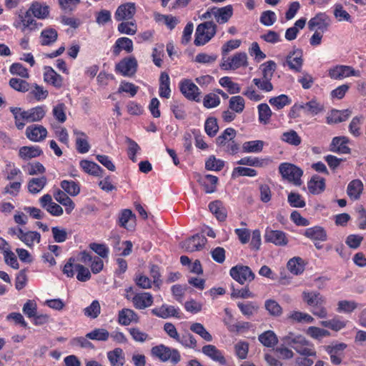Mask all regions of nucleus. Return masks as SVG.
I'll use <instances>...</instances> for the list:
<instances>
[{
  "instance_id": "obj_62",
  "label": "nucleus",
  "mask_w": 366,
  "mask_h": 366,
  "mask_svg": "<svg viewBox=\"0 0 366 366\" xmlns=\"http://www.w3.org/2000/svg\"><path fill=\"white\" fill-rule=\"evenodd\" d=\"M101 307L99 301L94 300L92 304L84 310V315L90 318H97L100 314Z\"/></svg>"
},
{
  "instance_id": "obj_9",
  "label": "nucleus",
  "mask_w": 366,
  "mask_h": 366,
  "mask_svg": "<svg viewBox=\"0 0 366 366\" xmlns=\"http://www.w3.org/2000/svg\"><path fill=\"white\" fill-rule=\"evenodd\" d=\"M179 89L182 94L189 100L199 102V92L197 86L190 79H183L179 83Z\"/></svg>"
},
{
  "instance_id": "obj_46",
  "label": "nucleus",
  "mask_w": 366,
  "mask_h": 366,
  "mask_svg": "<svg viewBox=\"0 0 366 366\" xmlns=\"http://www.w3.org/2000/svg\"><path fill=\"white\" fill-rule=\"evenodd\" d=\"M29 123L40 122L46 115V109L44 106H38L27 110Z\"/></svg>"
},
{
  "instance_id": "obj_34",
  "label": "nucleus",
  "mask_w": 366,
  "mask_h": 366,
  "mask_svg": "<svg viewBox=\"0 0 366 366\" xmlns=\"http://www.w3.org/2000/svg\"><path fill=\"white\" fill-rule=\"evenodd\" d=\"M80 167L86 172L91 175L100 177L103 172V169L95 162L89 160H81Z\"/></svg>"
},
{
  "instance_id": "obj_39",
  "label": "nucleus",
  "mask_w": 366,
  "mask_h": 366,
  "mask_svg": "<svg viewBox=\"0 0 366 366\" xmlns=\"http://www.w3.org/2000/svg\"><path fill=\"white\" fill-rule=\"evenodd\" d=\"M237 307L243 315L250 318L258 312L259 305L254 302H238Z\"/></svg>"
},
{
  "instance_id": "obj_2",
  "label": "nucleus",
  "mask_w": 366,
  "mask_h": 366,
  "mask_svg": "<svg viewBox=\"0 0 366 366\" xmlns=\"http://www.w3.org/2000/svg\"><path fill=\"white\" fill-rule=\"evenodd\" d=\"M279 172L284 179L296 186L302 184L301 177L303 171L296 165L287 162L282 163L279 166Z\"/></svg>"
},
{
  "instance_id": "obj_24",
  "label": "nucleus",
  "mask_w": 366,
  "mask_h": 366,
  "mask_svg": "<svg viewBox=\"0 0 366 366\" xmlns=\"http://www.w3.org/2000/svg\"><path fill=\"white\" fill-rule=\"evenodd\" d=\"M212 12L213 16L219 24H224L232 17L233 9L230 5L222 8L213 7Z\"/></svg>"
},
{
  "instance_id": "obj_32",
  "label": "nucleus",
  "mask_w": 366,
  "mask_h": 366,
  "mask_svg": "<svg viewBox=\"0 0 366 366\" xmlns=\"http://www.w3.org/2000/svg\"><path fill=\"white\" fill-rule=\"evenodd\" d=\"M325 188V179L320 176L315 175L308 182V189L314 194L322 192Z\"/></svg>"
},
{
  "instance_id": "obj_27",
  "label": "nucleus",
  "mask_w": 366,
  "mask_h": 366,
  "mask_svg": "<svg viewBox=\"0 0 366 366\" xmlns=\"http://www.w3.org/2000/svg\"><path fill=\"white\" fill-rule=\"evenodd\" d=\"M107 358L112 366H123L125 362L123 350L120 347L108 352Z\"/></svg>"
},
{
  "instance_id": "obj_63",
  "label": "nucleus",
  "mask_w": 366,
  "mask_h": 366,
  "mask_svg": "<svg viewBox=\"0 0 366 366\" xmlns=\"http://www.w3.org/2000/svg\"><path fill=\"white\" fill-rule=\"evenodd\" d=\"M262 70V78L271 79L273 76L274 72L276 70L277 65L273 61H268L261 65Z\"/></svg>"
},
{
  "instance_id": "obj_6",
  "label": "nucleus",
  "mask_w": 366,
  "mask_h": 366,
  "mask_svg": "<svg viewBox=\"0 0 366 366\" xmlns=\"http://www.w3.org/2000/svg\"><path fill=\"white\" fill-rule=\"evenodd\" d=\"M207 242V239L204 235L197 234L182 242L179 244L185 252H193L203 249Z\"/></svg>"
},
{
  "instance_id": "obj_61",
  "label": "nucleus",
  "mask_w": 366,
  "mask_h": 366,
  "mask_svg": "<svg viewBox=\"0 0 366 366\" xmlns=\"http://www.w3.org/2000/svg\"><path fill=\"white\" fill-rule=\"evenodd\" d=\"M224 165V162L217 159L214 156H210L205 162V168L207 170L220 171Z\"/></svg>"
},
{
  "instance_id": "obj_45",
  "label": "nucleus",
  "mask_w": 366,
  "mask_h": 366,
  "mask_svg": "<svg viewBox=\"0 0 366 366\" xmlns=\"http://www.w3.org/2000/svg\"><path fill=\"white\" fill-rule=\"evenodd\" d=\"M109 337V332L104 328H95L86 335V338L97 341H107Z\"/></svg>"
},
{
  "instance_id": "obj_25",
  "label": "nucleus",
  "mask_w": 366,
  "mask_h": 366,
  "mask_svg": "<svg viewBox=\"0 0 366 366\" xmlns=\"http://www.w3.org/2000/svg\"><path fill=\"white\" fill-rule=\"evenodd\" d=\"M202 352L210 357L212 360L219 362L221 365L226 364V360L222 352L219 350L214 345H207L202 347Z\"/></svg>"
},
{
  "instance_id": "obj_13",
  "label": "nucleus",
  "mask_w": 366,
  "mask_h": 366,
  "mask_svg": "<svg viewBox=\"0 0 366 366\" xmlns=\"http://www.w3.org/2000/svg\"><path fill=\"white\" fill-rule=\"evenodd\" d=\"M329 24L330 20L327 15L320 13L309 21L308 28L311 31L316 30L324 32L327 29Z\"/></svg>"
},
{
  "instance_id": "obj_40",
  "label": "nucleus",
  "mask_w": 366,
  "mask_h": 366,
  "mask_svg": "<svg viewBox=\"0 0 366 366\" xmlns=\"http://www.w3.org/2000/svg\"><path fill=\"white\" fill-rule=\"evenodd\" d=\"M302 110L307 115L315 116L323 111L324 107L315 99H312L305 104H301Z\"/></svg>"
},
{
  "instance_id": "obj_1",
  "label": "nucleus",
  "mask_w": 366,
  "mask_h": 366,
  "mask_svg": "<svg viewBox=\"0 0 366 366\" xmlns=\"http://www.w3.org/2000/svg\"><path fill=\"white\" fill-rule=\"evenodd\" d=\"M217 25L212 21H206L199 24L195 32L194 43L196 46L207 44L216 34Z\"/></svg>"
},
{
  "instance_id": "obj_14",
  "label": "nucleus",
  "mask_w": 366,
  "mask_h": 366,
  "mask_svg": "<svg viewBox=\"0 0 366 366\" xmlns=\"http://www.w3.org/2000/svg\"><path fill=\"white\" fill-rule=\"evenodd\" d=\"M286 63L290 69L300 72L303 64L302 51L296 49L290 51L286 57Z\"/></svg>"
},
{
  "instance_id": "obj_49",
  "label": "nucleus",
  "mask_w": 366,
  "mask_h": 366,
  "mask_svg": "<svg viewBox=\"0 0 366 366\" xmlns=\"http://www.w3.org/2000/svg\"><path fill=\"white\" fill-rule=\"evenodd\" d=\"M264 146V142L261 140H254L246 142L242 145V149L244 152L248 153H257L260 152Z\"/></svg>"
},
{
  "instance_id": "obj_17",
  "label": "nucleus",
  "mask_w": 366,
  "mask_h": 366,
  "mask_svg": "<svg viewBox=\"0 0 366 366\" xmlns=\"http://www.w3.org/2000/svg\"><path fill=\"white\" fill-rule=\"evenodd\" d=\"M303 301L310 307L325 305L326 299L320 292L315 291H304L302 294Z\"/></svg>"
},
{
  "instance_id": "obj_30",
  "label": "nucleus",
  "mask_w": 366,
  "mask_h": 366,
  "mask_svg": "<svg viewBox=\"0 0 366 366\" xmlns=\"http://www.w3.org/2000/svg\"><path fill=\"white\" fill-rule=\"evenodd\" d=\"M133 49V42L130 39L121 37L116 41L113 53L115 56H118L122 50H125L127 53H131Z\"/></svg>"
},
{
  "instance_id": "obj_21",
  "label": "nucleus",
  "mask_w": 366,
  "mask_h": 366,
  "mask_svg": "<svg viewBox=\"0 0 366 366\" xmlns=\"http://www.w3.org/2000/svg\"><path fill=\"white\" fill-rule=\"evenodd\" d=\"M53 196L56 202L66 207L65 210L67 214H70L75 207L74 202L64 191L56 189Z\"/></svg>"
},
{
  "instance_id": "obj_18",
  "label": "nucleus",
  "mask_w": 366,
  "mask_h": 366,
  "mask_svg": "<svg viewBox=\"0 0 366 366\" xmlns=\"http://www.w3.org/2000/svg\"><path fill=\"white\" fill-rule=\"evenodd\" d=\"M349 139L347 137H336L332 140L330 150L338 154H350V149L347 146Z\"/></svg>"
},
{
  "instance_id": "obj_38",
  "label": "nucleus",
  "mask_w": 366,
  "mask_h": 366,
  "mask_svg": "<svg viewBox=\"0 0 366 366\" xmlns=\"http://www.w3.org/2000/svg\"><path fill=\"white\" fill-rule=\"evenodd\" d=\"M352 112L349 109L345 110H335L332 111L331 114L327 117V122L328 124L340 123L346 121L351 115Z\"/></svg>"
},
{
  "instance_id": "obj_64",
  "label": "nucleus",
  "mask_w": 366,
  "mask_h": 366,
  "mask_svg": "<svg viewBox=\"0 0 366 366\" xmlns=\"http://www.w3.org/2000/svg\"><path fill=\"white\" fill-rule=\"evenodd\" d=\"M321 325L335 331H339L346 326V322L338 318H333L330 320L322 321Z\"/></svg>"
},
{
  "instance_id": "obj_5",
  "label": "nucleus",
  "mask_w": 366,
  "mask_h": 366,
  "mask_svg": "<svg viewBox=\"0 0 366 366\" xmlns=\"http://www.w3.org/2000/svg\"><path fill=\"white\" fill-rule=\"evenodd\" d=\"M231 277L237 282L244 285L246 282H252L255 274L248 266L237 264L230 269Z\"/></svg>"
},
{
  "instance_id": "obj_50",
  "label": "nucleus",
  "mask_w": 366,
  "mask_h": 366,
  "mask_svg": "<svg viewBox=\"0 0 366 366\" xmlns=\"http://www.w3.org/2000/svg\"><path fill=\"white\" fill-rule=\"evenodd\" d=\"M281 139L293 146H298L302 142L300 137L295 130H290L284 132L282 135Z\"/></svg>"
},
{
  "instance_id": "obj_23",
  "label": "nucleus",
  "mask_w": 366,
  "mask_h": 366,
  "mask_svg": "<svg viewBox=\"0 0 366 366\" xmlns=\"http://www.w3.org/2000/svg\"><path fill=\"white\" fill-rule=\"evenodd\" d=\"M74 134L76 136V149L79 153L84 154L89 151L90 144L87 135L78 129H74Z\"/></svg>"
},
{
  "instance_id": "obj_19",
  "label": "nucleus",
  "mask_w": 366,
  "mask_h": 366,
  "mask_svg": "<svg viewBox=\"0 0 366 366\" xmlns=\"http://www.w3.org/2000/svg\"><path fill=\"white\" fill-rule=\"evenodd\" d=\"M132 302L135 308L144 310L153 304V297L149 292L136 294L132 298Z\"/></svg>"
},
{
  "instance_id": "obj_55",
  "label": "nucleus",
  "mask_w": 366,
  "mask_h": 366,
  "mask_svg": "<svg viewBox=\"0 0 366 366\" xmlns=\"http://www.w3.org/2000/svg\"><path fill=\"white\" fill-rule=\"evenodd\" d=\"M288 319H290L297 322H305V323H312L314 322V318L309 314L294 311L289 316Z\"/></svg>"
},
{
  "instance_id": "obj_15",
  "label": "nucleus",
  "mask_w": 366,
  "mask_h": 366,
  "mask_svg": "<svg viewBox=\"0 0 366 366\" xmlns=\"http://www.w3.org/2000/svg\"><path fill=\"white\" fill-rule=\"evenodd\" d=\"M135 12L136 7L134 3H126L117 8L115 12V19L118 21L129 20L134 16Z\"/></svg>"
},
{
  "instance_id": "obj_59",
  "label": "nucleus",
  "mask_w": 366,
  "mask_h": 366,
  "mask_svg": "<svg viewBox=\"0 0 366 366\" xmlns=\"http://www.w3.org/2000/svg\"><path fill=\"white\" fill-rule=\"evenodd\" d=\"M264 307L272 316L279 317L282 313V308L275 300H267L265 302Z\"/></svg>"
},
{
  "instance_id": "obj_56",
  "label": "nucleus",
  "mask_w": 366,
  "mask_h": 366,
  "mask_svg": "<svg viewBox=\"0 0 366 366\" xmlns=\"http://www.w3.org/2000/svg\"><path fill=\"white\" fill-rule=\"evenodd\" d=\"M9 86L16 91L26 92L30 89L29 84L21 79L11 78Z\"/></svg>"
},
{
  "instance_id": "obj_28",
  "label": "nucleus",
  "mask_w": 366,
  "mask_h": 366,
  "mask_svg": "<svg viewBox=\"0 0 366 366\" xmlns=\"http://www.w3.org/2000/svg\"><path fill=\"white\" fill-rule=\"evenodd\" d=\"M44 79L46 82L54 86L60 88L62 85V78L51 67L46 66L44 74Z\"/></svg>"
},
{
  "instance_id": "obj_44",
  "label": "nucleus",
  "mask_w": 366,
  "mask_h": 366,
  "mask_svg": "<svg viewBox=\"0 0 366 366\" xmlns=\"http://www.w3.org/2000/svg\"><path fill=\"white\" fill-rule=\"evenodd\" d=\"M29 9L32 14L38 19L46 18L49 12V6L42 5L39 2L33 3Z\"/></svg>"
},
{
  "instance_id": "obj_52",
  "label": "nucleus",
  "mask_w": 366,
  "mask_h": 366,
  "mask_svg": "<svg viewBox=\"0 0 366 366\" xmlns=\"http://www.w3.org/2000/svg\"><path fill=\"white\" fill-rule=\"evenodd\" d=\"M32 13L28 9L24 15H20L21 22L23 24L21 30L25 31L26 28H29L30 30L34 29L36 27V20L32 17Z\"/></svg>"
},
{
  "instance_id": "obj_33",
  "label": "nucleus",
  "mask_w": 366,
  "mask_h": 366,
  "mask_svg": "<svg viewBox=\"0 0 366 366\" xmlns=\"http://www.w3.org/2000/svg\"><path fill=\"white\" fill-rule=\"evenodd\" d=\"M210 212L215 215L219 221L223 222L227 218V210L221 201L216 200L209 204Z\"/></svg>"
},
{
  "instance_id": "obj_41",
  "label": "nucleus",
  "mask_w": 366,
  "mask_h": 366,
  "mask_svg": "<svg viewBox=\"0 0 366 366\" xmlns=\"http://www.w3.org/2000/svg\"><path fill=\"white\" fill-rule=\"evenodd\" d=\"M47 179L43 176L39 178H31L28 182V190L31 194H37L46 184Z\"/></svg>"
},
{
  "instance_id": "obj_35",
  "label": "nucleus",
  "mask_w": 366,
  "mask_h": 366,
  "mask_svg": "<svg viewBox=\"0 0 366 366\" xmlns=\"http://www.w3.org/2000/svg\"><path fill=\"white\" fill-rule=\"evenodd\" d=\"M198 182L204 187L206 193H212L216 189L218 178L214 175L207 174L201 177Z\"/></svg>"
},
{
  "instance_id": "obj_58",
  "label": "nucleus",
  "mask_w": 366,
  "mask_h": 366,
  "mask_svg": "<svg viewBox=\"0 0 366 366\" xmlns=\"http://www.w3.org/2000/svg\"><path fill=\"white\" fill-rule=\"evenodd\" d=\"M204 129L208 136L214 137L219 130L217 119L214 117L207 118L204 124Z\"/></svg>"
},
{
  "instance_id": "obj_16",
  "label": "nucleus",
  "mask_w": 366,
  "mask_h": 366,
  "mask_svg": "<svg viewBox=\"0 0 366 366\" xmlns=\"http://www.w3.org/2000/svg\"><path fill=\"white\" fill-rule=\"evenodd\" d=\"M346 347V344L338 343L335 345L326 346L325 350L330 355L331 362L335 365H340L342 362L343 350Z\"/></svg>"
},
{
  "instance_id": "obj_8",
  "label": "nucleus",
  "mask_w": 366,
  "mask_h": 366,
  "mask_svg": "<svg viewBox=\"0 0 366 366\" xmlns=\"http://www.w3.org/2000/svg\"><path fill=\"white\" fill-rule=\"evenodd\" d=\"M137 61L134 56L124 58L115 66L116 71L124 76H133L137 70Z\"/></svg>"
},
{
  "instance_id": "obj_11",
  "label": "nucleus",
  "mask_w": 366,
  "mask_h": 366,
  "mask_svg": "<svg viewBox=\"0 0 366 366\" xmlns=\"http://www.w3.org/2000/svg\"><path fill=\"white\" fill-rule=\"evenodd\" d=\"M264 237L265 242L273 243L276 246H285L288 243L286 234L280 230H273L267 228Z\"/></svg>"
},
{
  "instance_id": "obj_57",
  "label": "nucleus",
  "mask_w": 366,
  "mask_h": 366,
  "mask_svg": "<svg viewBox=\"0 0 366 366\" xmlns=\"http://www.w3.org/2000/svg\"><path fill=\"white\" fill-rule=\"evenodd\" d=\"M269 104L276 107L277 109H281L286 105L291 103L290 99L285 94H281L278 97H272L269 100Z\"/></svg>"
},
{
  "instance_id": "obj_26",
  "label": "nucleus",
  "mask_w": 366,
  "mask_h": 366,
  "mask_svg": "<svg viewBox=\"0 0 366 366\" xmlns=\"http://www.w3.org/2000/svg\"><path fill=\"white\" fill-rule=\"evenodd\" d=\"M138 315L131 309L124 308L119 311L118 322L124 326L129 325L132 322H138Z\"/></svg>"
},
{
  "instance_id": "obj_4",
  "label": "nucleus",
  "mask_w": 366,
  "mask_h": 366,
  "mask_svg": "<svg viewBox=\"0 0 366 366\" xmlns=\"http://www.w3.org/2000/svg\"><path fill=\"white\" fill-rule=\"evenodd\" d=\"M8 234L16 236L19 240L24 242L27 247H32L34 242H40L41 234L36 231H24L20 227H10Z\"/></svg>"
},
{
  "instance_id": "obj_43",
  "label": "nucleus",
  "mask_w": 366,
  "mask_h": 366,
  "mask_svg": "<svg viewBox=\"0 0 366 366\" xmlns=\"http://www.w3.org/2000/svg\"><path fill=\"white\" fill-rule=\"evenodd\" d=\"M60 186L66 194L72 197L78 195L80 192L79 184L71 180H63L61 182Z\"/></svg>"
},
{
  "instance_id": "obj_42",
  "label": "nucleus",
  "mask_w": 366,
  "mask_h": 366,
  "mask_svg": "<svg viewBox=\"0 0 366 366\" xmlns=\"http://www.w3.org/2000/svg\"><path fill=\"white\" fill-rule=\"evenodd\" d=\"M259 342L265 347H274L278 342L277 337L272 330H267L258 337Z\"/></svg>"
},
{
  "instance_id": "obj_7",
  "label": "nucleus",
  "mask_w": 366,
  "mask_h": 366,
  "mask_svg": "<svg viewBox=\"0 0 366 366\" xmlns=\"http://www.w3.org/2000/svg\"><path fill=\"white\" fill-rule=\"evenodd\" d=\"M328 75L332 79H342L351 76H360V72L350 66L337 65L328 70Z\"/></svg>"
},
{
  "instance_id": "obj_31",
  "label": "nucleus",
  "mask_w": 366,
  "mask_h": 366,
  "mask_svg": "<svg viewBox=\"0 0 366 366\" xmlns=\"http://www.w3.org/2000/svg\"><path fill=\"white\" fill-rule=\"evenodd\" d=\"M362 190V182L360 179H354L349 183L347 193L351 199L357 200L360 197Z\"/></svg>"
},
{
  "instance_id": "obj_12",
  "label": "nucleus",
  "mask_w": 366,
  "mask_h": 366,
  "mask_svg": "<svg viewBox=\"0 0 366 366\" xmlns=\"http://www.w3.org/2000/svg\"><path fill=\"white\" fill-rule=\"evenodd\" d=\"M25 134L32 142H41L46 137L47 130L42 125L32 124L26 128Z\"/></svg>"
},
{
  "instance_id": "obj_29",
  "label": "nucleus",
  "mask_w": 366,
  "mask_h": 366,
  "mask_svg": "<svg viewBox=\"0 0 366 366\" xmlns=\"http://www.w3.org/2000/svg\"><path fill=\"white\" fill-rule=\"evenodd\" d=\"M170 79L168 74L163 71L159 77V94L161 97L169 99L170 97Z\"/></svg>"
},
{
  "instance_id": "obj_36",
  "label": "nucleus",
  "mask_w": 366,
  "mask_h": 366,
  "mask_svg": "<svg viewBox=\"0 0 366 366\" xmlns=\"http://www.w3.org/2000/svg\"><path fill=\"white\" fill-rule=\"evenodd\" d=\"M41 149L37 146H24L20 148L19 152V156L22 159L26 160L39 157L41 154Z\"/></svg>"
},
{
  "instance_id": "obj_51",
  "label": "nucleus",
  "mask_w": 366,
  "mask_h": 366,
  "mask_svg": "<svg viewBox=\"0 0 366 366\" xmlns=\"http://www.w3.org/2000/svg\"><path fill=\"white\" fill-rule=\"evenodd\" d=\"M302 259L300 257H294L287 262L288 269L294 274L297 275L304 271V266L302 264Z\"/></svg>"
},
{
  "instance_id": "obj_3",
  "label": "nucleus",
  "mask_w": 366,
  "mask_h": 366,
  "mask_svg": "<svg viewBox=\"0 0 366 366\" xmlns=\"http://www.w3.org/2000/svg\"><path fill=\"white\" fill-rule=\"evenodd\" d=\"M152 355L162 362L170 360L173 364L178 363L181 360L179 352L164 345H159L152 348Z\"/></svg>"
},
{
  "instance_id": "obj_22",
  "label": "nucleus",
  "mask_w": 366,
  "mask_h": 366,
  "mask_svg": "<svg viewBox=\"0 0 366 366\" xmlns=\"http://www.w3.org/2000/svg\"><path fill=\"white\" fill-rule=\"evenodd\" d=\"M10 112L14 115L15 126L18 129L21 130L26 124L25 122H29L27 110L21 107H10Z\"/></svg>"
},
{
  "instance_id": "obj_48",
  "label": "nucleus",
  "mask_w": 366,
  "mask_h": 366,
  "mask_svg": "<svg viewBox=\"0 0 366 366\" xmlns=\"http://www.w3.org/2000/svg\"><path fill=\"white\" fill-rule=\"evenodd\" d=\"M237 132L233 128H227L224 132L216 139L217 144L222 147L230 140L234 139L236 137Z\"/></svg>"
},
{
  "instance_id": "obj_20",
  "label": "nucleus",
  "mask_w": 366,
  "mask_h": 366,
  "mask_svg": "<svg viewBox=\"0 0 366 366\" xmlns=\"http://www.w3.org/2000/svg\"><path fill=\"white\" fill-rule=\"evenodd\" d=\"M304 235L314 242H325L327 239L325 229L320 226L306 229Z\"/></svg>"
},
{
  "instance_id": "obj_37",
  "label": "nucleus",
  "mask_w": 366,
  "mask_h": 366,
  "mask_svg": "<svg viewBox=\"0 0 366 366\" xmlns=\"http://www.w3.org/2000/svg\"><path fill=\"white\" fill-rule=\"evenodd\" d=\"M57 38L58 33L56 29L52 28L45 29L41 32V44L43 46L51 45L57 40Z\"/></svg>"
},
{
  "instance_id": "obj_47",
  "label": "nucleus",
  "mask_w": 366,
  "mask_h": 366,
  "mask_svg": "<svg viewBox=\"0 0 366 366\" xmlns=\"http://www.w3.org/2000/svg\"><path fill=\"white\" fill-rule=\"evenodd\" d=\"M245 107V102L241 96H234L229 99V109L232 112L240 114Z\"/></svg>"
},
{
  "instance_id": "obj_60",
  "label": "nucleus",
  "mask_w": 366,
  "mask_h": 366,
  "mask_svg": "<svg viewBox=\"0 0 366 366\" xmlns=\"http://www.w3.org/2000/svg\"><path fill=\"white\" fill-rule=\"evenodd\" d=\"M363 117H355L349 124V131L355 137H359L361 134L360 126L363 122Z\"/></svg>"
},
{
  "instance_id": "obj_10",
  "label": "nucleus",
  "mask_w": 366,
  "mask_h": 366,
  "mask_svg": "<svg viewBox=\"0 0 366 366\" xmlns=\"http://www.w3.org/2000/svg\"><path fill=\"white\" fill-rule=\"evenodd\" d=\"M246 66H247V56L244 52L237 53L232 59H227L220 64V67L224 70H235Z\"/></svg>"
},
{
  "instance_id": "obj_54",
  "label": "nucleus",
  "mask_w": 366,
  "mask_h": 366,
  "mask_svg": "<svg viewBox=\"0 0 366 366\" xmlns=\"http://www.w3.org/2000/svg\"><path fill=\"white\" fill-rule=\"evenodd\" d=\"M259 121L261 123L267 124L272 114L269 107L267 104H260L258 105Z\"/></svg>"
},
{
  "instance_id": "obj_53",
  "label": "nucleus",
  "mask_w": 366,
  "mask_h": 366,
  "mask_svg": "<svg viewBox=\"0 0 366 366\" xmlns=\"http://www.w3.org/2000/svg\"><path fill=\"white\" fill-rule=\"evenodd\" d=\"M267 162L268 161L267 159H260L257 157H247L239 160L237 164L242 165H248L251 167H262L267 164Z\"/></svg>"
}]
</instances>
